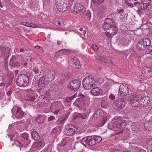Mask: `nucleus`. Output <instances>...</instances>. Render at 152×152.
<instances>
[{"label":"nucleus","mask_w":152,"mask_h":152,"mask_svg":"<svg viewBox=\"0 0 152 152\" xmlns=\"http://www.w3.org/2000/svg\"><path fill=\"white\" fill-rule=\"evenodd\" d=\"M50 73L52 76L51 80L49 79L50 76L48 75H43L42 76L38 82L39 87L41 88H44L50 82L54 80L55 76V72L54 71H52L50 72Z\"/></svg>","instance_id":"obj_1"},{"label":"nucleus","mask_w":152,"mask_h":152,"mask_svg":"<svg viewBox=\"0 0 152 152\" xmlns=\"http://www.w3.org/2000/svg\"><path fill=\"white\" fill-rule=\"evenodd\" d=\"M97 81L93 76H87L83 80V87L86 89H89L96 85Z\"/></svg>","instance_id":"obj_2"},{"label":"nucleus","mask_w":152,"mask_h":152,"mask_svg":"<svg viewBox=\"0 0 152 152\" xmlns=\"http://www.w3.org/2000/svg\"><path fill=\"white\" fill-rule=\"evenodd\" d=\"M55 2L58 10L61 12L66 11L69 6V0H56Z\"/></svg>","instance_id":"obj_3"},{"label":"nucleus","mask_w":152,"mask_h":152,"mask_svg":"<svg viewBox=\"0 0 152 152\" xmlns=\"http://www.w3.org/2000/svg\"><path fill=\"white\" fill-rule=\"evenodd\" d=\"M16 82L18 86L21 87L26 86L29 83V79L28 76L25 74L19 75L17 77Z\"/></svg>","instance_id":"obj_4"},{"label":"nucleus","mask_w":152,"mask_h":152,"mask_svg":"<svg viewBox=\"0 0 152 152\" xmlns=\"http://www.w3.org/2000/svg\"><path fill=\"white\" fill-rule=\"evenodd\" d=\"M76 129V127L75 126L68 124L65 126L64 132L65 135L71 136L75 134Z\"/></svg>","instance_id":"obj_5"},{"label":"nucleus","mask_w":152,"mask_h":152,"mask_svg":"<svg viewBox=\"0 0 152 152\" xmlns=\"http://www.w3.org/2000/svg\"><path fill=\"white\" fill-rule=\"evenodd\" d=\"M126 104V103L124 101V99L123 98H121L114 102L113 104V106L114 109L118 110L123 108Z\"/></svg>","instance_id":"obj_6"},{"label":"nucleus","mask_w":152,"mask_h":152,"mask_svg":"<svg viewBox=\"0 0 152 152\" xmlns=\"http://www.w3.org/2000/svg\"><path fill=\"white\" fill-rule=\"evenodd\" d=\"M81 85V81L79 80H74L69 83L70 89L72 91L78 90Z\"/></svg>","instance_id":"obj_7"},{"label":"nucleus","mask_w":152,"mask_h":152,"mask_svg":"<svg viewBox=\"0 0 152 152\" xmlns=\"http://www.w3.org/2000/svg\"><path fill=\"white\" fill-rule=\"evenodd\" d=\"M115 25L113 20L110 18H107L104 20L102 25V27L105 30H106Z\"/></svg>","instance_id":"obj_8"},{"label":"nucleus","mask_w":152,"mask_h":152,"mask_svg":"<svg viewBox=\"0 0 152 152\" xmlns=\"http://www.w3.org/2000/svg\"><path fill=\"white\" fill-rule=\"evenodd\" d=\"M129 92V89L128 87L124 85L120 86L118 91V94L121 96L127 95Z\"/></svg>","instance_id":"obj_9"},{"label":"nucleus","mask_w":152,"mask_h":152,"mask_svg":"<svg viewBox=\"0 0 152 152\" xmlns=\"http://www.w3.org/2000/svg\"><path fill=\"white\" fill-rule=\"evenodd\" d=\"M27 92L28 95L26 98V100L29 102L34 101L36 100V98L34 91L30 89L27 90Z\"/></svg>","instance_id":"obj_10"},{"label":"nucleus","mask_w":152,"mask_h":152,"mask_svg":"<svg viewBox=\"0 0 152 152\" xmlns=\"http://www.w3.org/2000/svg\"><path fill=\"white\" fill-rule=\"evenodd\" d=\"M151 0H143L140 4V7L142 10L146 9L149 10L151 9L150 4Z\"/></svg>","instance_id":"obj_11"},{"label":"nucleus","mask_w":152,"mask_h":152,"mask_svg":"<svg viewBox=\"0 0 152 152\" xmlns=\"http://www.w3.org/2000/svg\"><path fill=\"white\" fill-rule=\"evenodd\" d=\"M140 95L136 94L131 95L129 96V99L130 101V102L131 103V105L133 107H136V105H137V103L134 102L133 101H140Z\"/></svg>","instance_id":"obj_12"},{"label":"nucleus","mask_w":152,"mask_h":152,"mask_svg":"<svg viewBox=\"0 0 152 152\" xmlns=\"http://www.w3.org/2000/svg\"><path fill=\"white\" fill-rule=\"evenodd\" d=\"M73 11L77 13L81 12L83 13L86 11L84 7L80 4L77 3L75 5L73 8Z\"/></svg>","instance_id":"obj_13"},{"label":"nucleus","mask_w":152,"mask_h":152,"mask_svg":"<svg viewBox=\"0 0 152 152\" xmlns=\"http://www.w3.org/2000/svg\"><path fill=\"white\" fill-rule=\"evenodd\" d=\"M73 139V138L72 136L64 138L62 142L60 144V145L64 147L68 144H69L72 142Z\"/></svg>","instance_id":"obj_14"},{"label":"nucleus","mask_w":152,"mask_h":152,"mask_svg":"<svg viewBox=\"0 0 152 152\" xmlns=\"http://www.w3.org/2000/svg\"><path fill=\"white\" fill-rule=\"evenodd\" d=\"M32 147L33 150L38 151L42 147V141L35 142L33 143Z\"/></svg>","instance_id":"obj_15"},{"label":"nucleus","mask_w":152,"mask_h":152,"mask_svg":"<svg viewBox=\"0 0 152 152\" xmlns=\"http://www.w3.org/2000/svg\"><path fill=\"white\" fill-rule=\"evenodd\" d=\"M15 116L16 118L18 119H22L24 118V113L20 107H17L15 114Z\"/></svg>","instance_id":"obj_16"},{"label":"nucleus","mask_w":152,"mask_h":152,"mask_svg":"<svg viewBox=\"0 0 152 152\" xmlns=\"http://www.w3.org/2000/svg\"><path fill=\"white\" fill-rule=\"evenodd\" d=\"M102 91L98 87H95L93 88L91 91V94L95 96H98L102 93Z\"/></svg>","instance_id":"obj_17"},{"label":"nucleus","mask_w":152,"mask_h":152,"mask_svg":"<svg viewBox=\"0 0 152 152\" xmlns=\"http://www.w3.org/2000/svg\"><path fill=\"white\" fill-rule=\"evenodd\" d=\"M107 31V34L110 35H114L116 34L117 31L118 29L115 25L108 29Z\"/></svg>","instance_id":"obj_18"},{"label":"nucleus","mask_w":152,"mask_h":152,"mask_svg":"<svg viewBox=\"0 0 152 152\" xmlns=\"http://www.w3.org/2000/svg\"><path fill=\"white\" fill-rule=\"evenodd\" d=\"M46 119L45 115H39L36 118L35 121L39 124L44 123Z\"/></svg>","instance_id":"obj_19"},{"label":"nucleus","mask_w":152,"mask_h":152,"mask_svg":"<svg viewBox=\"0 0 152 152\" xmlns=\"http://www.w3.org/2000/svg\"><path fill=\"white\" fill-rule=\"evenodd\" d=\"M137 49L140 51H143L146 48L145 45L143 43L142 40L140 41L137 45Z\"/></svg>","instance_id":"obj_20"},{"label":"nucleus","mask_w":152,"mask_h":152,"mask_svg":"<svg viewBox=\"0 0 152 152\" xmlns=\"http://www.w3.org/2000/svg\"><path fill=\"white\" fill-rule=\"evenodd\" d=\"M96 58L97 60L101 62H103L105 63L111 62V61L108 60L107 59L101 56H96Z\"/></svg>","instance_id":"obj_21"},{"label":"nucleus","mask_w":152,"mask_h":152,"mask_svg":"<svg viewBox=\"0 0 152 152\" xmlns=\"http://www.w3.org/2000/svg\"><path fill=\"white\" fill-rule=\"evenodd\" d=\"M87 145L89 146H93L95 144V142L94 138V137L88 136Z\"/></svg>","instance_id":"obj_22"},{"label":"nucleus","mask_w":152,"mask_h":152,"mask_svg":"<svg viewBox=\"0 0 152 152\" xmlns=\"http://www.w3.org/2000/svg\"><path fill=\"white\" fill-rule=\"evenodd\" d=\"M66 120L65 117H63L59 118L57 121V123L58 125H61L63 126Z\"/></svg>","instance_id":"obj_23"},{"label":"nucleus","mask_w":152,"mask_h":152,"mask_svg":"<svg viewBox=\"0 0 152 152\" xmlns=\"http://www.w3.org/2000/svg\"><path fill=\"white\" fill-rule=\"evenodd\" d=\"M31 134L32 138L35 140H37L39 139L40 137L39 134L36 132L31 130Z\"/></svg>","instance_id":"obj_24"},{"label":"nucleus","mask_w":152,"mask_h":152,"mask_svg":"<svg viewBox=\"0 0 152 152\" xmlns=\"http://www.w3.org/2000/svg\"><path fill=\"white\" fill-rule=\"evenodd\" d=\"M73 61L75 65V67L77 69H80L81 67L80 62L78 58L74 57L73 58Z\"/></svg>","instance_id":"obj_25"},{"label":"nucleus","mask_w":152,"mask_h":152,"mask_svg":"<svg viewBox=\"0 0 152 152\" xmlns=\"http://www.w3.org/2000/svg\"><path fill=\"white\" fill-rule=\"evenodd\" d=\"M87 101L86 100H83L82 99H77L76 101L75 104L76 103H77V105L79 106H83L85 105H86L87 103Z\"/></svg>","instance_id":"obj_26"},{"label":"nucleus","mask_w":152,"mask_h":152,"mask_svg":"<svg viewBox=\"0 0 152 152\" xmlns=\"http://www.w3.org/2000/svg\"><path fill=\"white\" fill-rule=\"evenodd\" d=\"M118 121H119L118 122L120 123V125L118 126V128H123L125 127L126 123L124 120L120 119Z\"/></svg>","instance_id":"obj_27"},{"label":"nucleus","mask_w":152,"mask_h":152,"mask_svg":"<svg viewBox=\"0 0 152 152\" xmlns=\"http://www.w3.org/2000/svg\"><path fill=\"white\" fill-rule=\"evenodd\" d=\"M119 119H120V118H115L114 119H113V126L115 127H117V128H118V125H120V123L118 122L119 121H118L119 120Z\"/></svg>","instance_id":"obj_28"},{"label":"nucleus","mask_w":152,"mask_h":152,"mask_svg":"<svg viewBox=\"0 0 152 152\" xmlns=\"http://www.w3.org/2000/svg\"><path fill=\"white\" fill-rule=\"evenodd\" d=\"M142 41L143 42V43L145 45L146 47L147 46H149L150 45L151 42L150 39L148 38H145L142 40Z\"/></svg>","instance_id":"obj_29"},{"label":"nucleus","mask_w":152,"mask_h":152,"mask_svg":"<svg viewBox=\"0 0 152 152\" xmlns=\"http://www.w3.org/2000/svg\"><path fill=\"white\" fill-rule=\"evenodd\" d=\"M106 11V7L104 6H102L100 7L98 10V12L100 14L105 13Z\"/></svg>","instance_id":"obj_30"},{"label":"nucleus","mask_w":152,"mask_h":152,"mask_svg":"<svg viewBox=\"0 0 152 152\" xmlns=\"http://www.w3.org/2000/svg\"><path fill=\"white\" fill-rule=\"evenodd\" d=\"M143 72L146 74L151 72L152 70V69L151 67H144L142 68Z\"/></svg>","instance_id":"obj_31"},{"label":"nucleus","mask_w":152,"mask_h":152,"mask_svg":"<svg viewBox=\"0 0 152 152\" xmlns=\"http://www.w3.org/2000/svg\"><path fill=\"white\" fill-rule=\"evenodd\" d=\"M88 136L85 137L83 138L80 141V142L84 146H86L87 145Z\"/></svg>","instance_id":"obj_32"},{"label":"nucleus","mask_w":152,"mask_h":152,"mask_svg":"<svg viewBox=\"0 0 152 152\" xmlns=\"http://www.w3.org/2000/svg\"><path fill=\"white\" fill-rule=\"evenodd\" d=\"M145 102V100L144 98H140V102L139 103L138 107H144L146 105L145 104H144Z\"/></svg>","instance_id":"obj_33"},{"label":"nucleus","mask_w":152,"mask_h":152,"mask_svg":"<svg viewBox=\"0 0 152 152\" xmlns=\"http://www.w3.org/2000/svg\"><path fill=\"white\" fill-rule=\"evenodd\" d=\"M102 113V110H98L96 111L95 112L94 114V117L96 118H98V117L100 116Z\"/></svg>","instance_id":"obj_34"},{"label":"nucleus","mask_w":152,"mask_h":152,"mask_svg":"<svg viewBox=\"0 0 152 152\" xmlns=\"http://www.w3.org/2000/svg\"><path fill=\"white\" fill-rule=\"evenodd\" d=\"M107 117L106 116H104L102 119V120L101 121L99 125L100 126H102L104 125L107 121Z\"/></svg>","instance_id":"obj_35"},{"label":"nucleus","mask_w":152,"mask_h":152,"mask_svg":"<svg viewBox=\"0 0 152 152\" xmlns=\"http://www.w3.org/2000/svg\"><path fill=\"white\" fill-rule=\"evenodd\" d=\"M1 50L5 54H7L10 52V49L8 47H2Z\"/></svg>","instance_id":"obj_36"},{"label":"nucleus","mask_w":152,"mask_h":152,"mask_svg":"<svg viewBox=\"0 0 152 152\" xmlns=\"http://www.w3.org/2000/svg\"><path fill=\"white\" fill-rule=\"evenodd\" d=\"M21 24L26 26L31 27H34V26H36L35 25L28 22H23Z\"/></svg>","instance_id":"obj_37"},{"label":"nucleus","mask_w":152,"mask_h":152,"mask_svg":"<svg viewBox=\"0 0 152 152\" xmlns=\"http://www.w3.org/2000/svg\"><path fill=\"white\" fill-rule=\"evenodd\" d=\"M135 124L134 123H133L131 126V128L132 130L133 131H134V132H137L139 130V129L135 126Z\"/></svg>","instance_id":"obj_38"},{"label":"nucleus","mask_w":152,"mask_h":152,"mask_svg":"<svg viewBox=\"0 0 152 152\" xmlns=\"http://www.w3.org/2000/svg\"><path fill=\"white\" fill-rule=\"evenodd\" d=\"M56 107L59 110L62 109L63 108V105L61 102H57L56 103Z\"/></svg>","instance_id":"obj_39"},{"label":"nucleus","mask_w":152,"mask_h":152,"mask_svg":"<svg viewBox=\"0 0 152 152\" xmlns=\"http://www.w3.org/2000/svg\"><path fill=\"white\" fill-rule=\"evenodd\" d=\"M94 138L95 142V144L100 142L102 140V138L100 137L97 136L94 137Z\"/></svg>","instance_id":"obj_40"},{"label":"nucleus","mask_w":152,"mask_h":152,"mask_svg":"<svg viewBox=\"0 0 152 152\" xmlns=\"http://www.w3.org/2000/svg\"><path fill=\"white\" fill-rule=\"evenodd\" d=\"M145 53L152 55V45L149 47V49L145 51Z\"/></svg>","instance_id":"obj_41"},{"label":"nucleus","mask_w":152,"mask_h":152,"mask_svg":"<svg viewBox=\"0 0 152 152\" xmlns=\"http://www.w3.org/2000/svg\"><path fill=\"white\" fill-rule=\"evenodd\" d=\"M21 136L22 137H23L25 139L27 140L29 136V134L28 133L26 132H24L22 134Z\"/></svg>","instance_id":"obj_42"},{"label":"nucleus","mask_w":152,"mask_h":152,"mask_svg":"<svg viewBox=\"0 0 152 152\" xmlns=\"http://www.w3.org/2000/svg\"><path fill=\"white\" fill-rule=\"evenodd\" d=\"M78 116L79 117H80L82 119H86L87 117V115L85 113H79Z\"/></svg>","instance_id":"obj_43"},{"label":"nucleus","mask_w":152,"mask_h":152,"mask_svg":"<svg viewBox=\"0 0 152 152\" xmlns=\"http://www.w3.org/2000/svg\"><path fill=\"white\" fill-rule=\"evenodd\" d=\"M137 56V54L135 52H133L129 56V58L130 59H133V58H136Z\"/></svg>","instance_id":"obj_44"},{"label":"nucleus","mask_w":152,"mask_h":152,"mask_svg":"<svg viewBox=\"0 0 152 152\" xmlns=\"http://www.w3.org/2000/svg\"><path fill=\"white\" fill-rule=\"evenodd\" d=\"M149 125V129L150 130H152V121H151L149 122L148 123H145V126H146Z\"/></svg>","instance_id":"obj_45"},{"label":"nucleus","mask_w":152,"mask_h":152,"mask_svg":"<svg viewBox=\"0 0 152 152\" xmlns=\"http://www.w3.org/2000/svg\"><path fill=\"white\" fill-rule=\"evenodd\" d=\"M118 11V13L120 14L121 16H123L125 14L124 13V10L122 9H119Z\"/></svg>","instance_id":"obj_46"},{"label":"nucleus","mask_w":152,"mask_h":152,"mask_svg":"<svg viewBox=\"0 0 152 152\" xmlns=\"http://www.w3.org/2000/svg\"><path fill=\"white\" fill-rule=\"evenodd\" d=\"M148 21L152 25V13L150 14L149 16V18Z\"/></svg>","instance_id":"obj_47"},{"label":"nucleus","mask_w":152,"mask_h":152,"mask_svg":"<svg viewBox=\"0 0 152 152\" xmlns=\"http://www.w3.org/2000/svg\"><path fill=\"white\" fill-rule=\"evenodd\" d=\"M92 48L95 51H97L98 49V47L95 45H92Z\"/></svg>","instance_id":"obj_48"},{"label":"nucleus","mask_w":152,"mask_h":152,"mask_svg":"<svg viewBox=\"0 0 152 152\" xmlns=\"http://www.w3.org/2000/svg\"><path fill=\"white\" fill-rule=\"evenodd\" d=\"M32 70L35 73H38V69L37 67H33L32 69Z\"/></svg>","instance_id":"obj_49"},{"label":"nucleus","mask_w":152,"mask_h":152,"mask_svg":"<svg viewBox=\"0 0 152 152\" xmlns=\"http://www.w3.org/2000/svg\"><path fill=\"white\" fill-rule=\"evenodd\" d=\"M125 3L126 4H127L129 7H132L133 6V4L131 3H129L128 1H125Z\"/></svg>","instance_id":"obj_50"},{"label":"nucleus","mask_w":152,"mask_h":152,"mask_svg":"<svg viewBox=\"0 0 152 152\" xmlns=\"http://www.w3.org/2000/svg\"><path fill=\"white\" fill-rule=\"evenodd\" d=\"M3 3L5 5L8 4L10 3L9 0H2Z\"/></svg>","instance_id":"obj_51"},{"label":"nucleus","mask_w":152,"mask_h":152,"mask_svg":"<svg viewBox=\"0 0 152 152\" xmlns=\"http://www.w3.org/2000/svg\"><path fill=\"white\" fill-rule=\"evenodd\" d=\"M72 97H68L66 98L65 101L66 102H69L72 99Z\"/></svg>","instance_id":"obj_52"},{"label":"nucleus","mask_w":152,"mask_h":152,"mask_svg":"<svg viewBox=\"0 0 152 152\" xmlns=\"http://www.w3.org/2000/svg\"><path fill=\"white\" fill-rule=\"evenodd\" d=\"M55 118V117L53 116H51L49 117L48 118V120L49 121H52Z\"/></svg>","instance_id":"obj_53"},{"label":"nucleus","mask_w":152,"mask_h":152,"mask_svg":"<svg viewBox=\"0 0 152 152\" xmlns=\"http://www.w3.org/2000/svg\"><path fill=\"white\" fill-rule=\"evenodd\" d=\"M104 81V79L102 78H100L98 79V82L100 84H102Z\"/></svg>","instance_id":"obj_54"},{"label":"nucleus","mask_w":152,"mask_h":152,"mask_svg":"<svg viewBox=\"0 0 152 152\" xmlns=\"http://www.w3.org/2000/svg\"><path fill=\"white\" fill-rule=\"evenodd\" d=\"M66 49H61L59 50L58 52L59 53H63L64 52H65Z\"/></svg>","instance_id":"obj_55"},{"label":"nucleus","mask_w":152,"mask_h":152,"mask_svg":"<svg viewBox=\"0 0 152 152\" xmlns=\"http://www.w3.org/2000/svg\"><path fill=\"white\" fill-rule=\"evenodd\" d=\"M109 98L111 100H113L115 99V97L113 94H110L109 95Z\"/></svg>","instance_id":"obj_56"},{"label":"nucleus","mask_w":152,"mask_h":152,"mask_svg":"<svg viewBox=\"0 0 152 152\" xmlns=\"http://www.w3.org/2000/svg\"><path fill=\"white\" fill-rule=\"evenodd\" d=\"M104 0H95L94 1H96V3H98L99 4H101L102 3Z\"/></svg>","instance_id":"obj_57"},{"label":"nucleus","mask_w":152,"mask_h":152,"mask_svg":"<svg viewBox=\"0 0 152 152\" xmlns=\"http://www.w3.org/2000/svg\"><path fill=\"white\" fill-rule=\"evenodd\" d=\"M15 134H13L11 135H10V138L11 140H14L15 138H14V137H15Z\"/></svg>","instance_id":"obj_58"},{"label":"nucleus","mask_w":152,"mask_h":152,"mask_svg":"<svg viewBox=\"0 0 152 152\" xmlns=\"http://www.w3.org/2000/svg\"><path fill=\"white\" fill-rule=\"evenodd\" d=\"M16 56H12L11 58L10 59L11 61H13L14 60L16 59Z\"/></svg>","instance_id":"obj_59"},{"label":"nucleus","mask_w":152,"mask_h":152,"mask_svg":"<svg viewBox=\"0 0 152 152\" xmlns=\"http://www.w3.org/2000/svg\"><path fill=\"white\" fill-rule=\"evenodd\" d=\"M137 13L140 15H141L142 14V11L140 10H138L137 11Z\"/></svg>","instance_id":"obj_60"},{"label":"nucleus","mask_w":152,"mask_h":152,"mask_svg":"<svg viewBox=\"0 0 152 152\" xmlns=\"http://www.w3.org/2000/svg\"><path fill=\"white\" fill-rule=\"evenodd\" d=\"M70 52V50L68 49H66L65 51V54L67 55Z\"/></svg>","instance_id":"obj_61"},{"label":"nucleus","mask_w":152,"mask_h":152,"mask_svg":"<svg viewBox=\"0 0 152 152\" xmlns=\"http://www.w3.org/2000/svg\"><path fill=\"white\" fill-rule=\"evenodd\" d=\"M12 93V91L10 90L8 91L7 92V94L8 96L10 95Z\"/></svg>","instance_id":"obj_62"},{"label":"nucleus","mask_w":152,"mask_h":152,"mask_svg":"<svg viewBox=\"0 0 152 152\" xmlns=\"http://www.w3.org/2000/svg\"><path fill=\"white\" fill-rule=\"evenodd\" d=\"M59 109H58L57 110H55L53 112L54 114H56L57 113H58L59 112Z\"/></svg>","instance_id":"obj_63"},{"label":"nucleus","mask_w":152,"mask_h":152,"mask_svg":"<svg viewBox=\"0 0 152 152\" xmlns=\"http://www.w3.org/2000/svg\"><path fill=\"white\" fill-rule=\"evenodd\" d=\"M134 102H135V103H137V105H136V107H138V104H139V103L140 102V101H133Z\"/></svg>","instance_id":"obj_64"}]
</instances>
